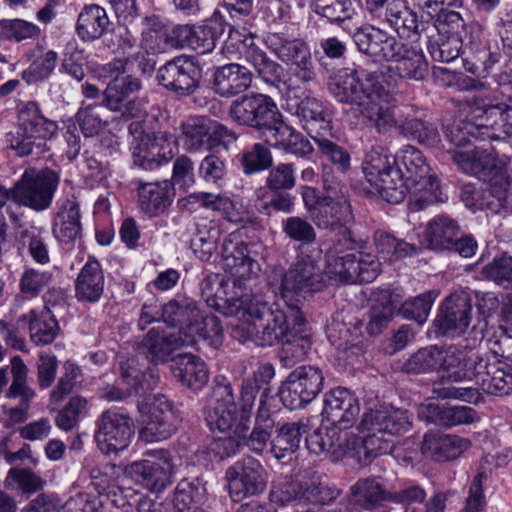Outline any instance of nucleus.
Returning a JSON list of instances; mask_svg holds the SVG:
<instances>
[{
  "instance_id": "obj_16",
  "label": "nucleus",
  "mask_w": 512,
  "mask_h": 512,
  "mask_svg": "<svg viewBox=\"0 0 512 512\" xmlns=\"http://www.w3.org/2000/svg\"><path fill=\"white\" fill-rule=\"evenodd\" d=\"M429 248L436 251H455L469 258L475 254L477 243L472 236H463L457 222L447 216L430 220L425 230Z\"/></svg>"
},
{
  "instance_id": "obj_8",
  "label": "nucleus",
  "mask_w": 512,
  "mask_h": 512,
  "mask_svg": "<svg viewBox=\"0 0 512 512\" xmlns=\"http://www.w3.org/2000/svg\"><path fill=\"white\" fill-rule=\"evenodd\" d=\"M280 295L284 303L298 304L323 286V273L318 261L309 255L300 257L290 268L280 273Z\"/></svg>"
},
{
  "instance_id": "obj_58",
  "label": "nucleus",
  "mask_w": 512,
  "mask_h": 512,
  "mask_svg": "<svg viewBox=\"0 0 512 512\" xmlns=\"http://www.w3.org/2000/svg\"><path fill=\"white\" fill-rule=\"evenodd\" d=\"M380 99H372V102L362 107V114L367 119L370 126L374 127L378 133L385 134L393 127L399 124V115L396 116L395 110L382 106L378 103Z\"/></svg>"
},
{
  "instance_id": "obj_2",
  "label": "nucleus",
  "mask_w": 512,
  "mask_h": 512,
  "mask_svg": "<svg viewBox=\"0 0 512 512\" xmlns=\"http://www.w3.org/2000/svg\"><path fill=\"white\" fill-rule=\"evenodd\" d=\"M243 321L237 324L232 335L244 343L253 341L258 346L278 344L291 329L302 322V311L298 304L269 303L259 296L246 295L241 308Z\"/></svg>"
},
{
  "instance_id": "obj_51",
  "label": "nucleus",
  "mask_w": 512,
  "mask_h": 512,
  "mask_svg": "<svg viewBox=\"0 0 512 512\" xmlns=\"http://www.w3.org/2000/svg\"><path fill=\"white\" fill-rule=\"evenodd\" d=\"M485 183H487V187L482 189L479 210H488L498 214L507 208L509 183L506 175L498 176Z\"/></svg>"
},
{
  "instance_id": "obj_60",
  "label": "nucleus",
  "mask_w": 512,
  "mask_h": 512,
  "mask_svg": "<svg viewBox=\"0 0 512 512\" xmlns=\"http://www.w3.org/2000/svg\"><path fill=\"white\" fill-rule=\"evenodd\" d=\"M41 33L40 28L23 19L0 20V37L15 42L37 38Z\"/></svg>"
},
{
  "instance_id": "obj_3",
  "label": "nucleus",
  "mask_w": 512,
  "mask_h": 512,
  "mask_svg": "<svg viewBox=\"0 0 512 512\" xmlns=\"http://www.w3.org/2000/svg\"><path fill=\"white\" fill-rule=\"evenodd\" d=\"M410 427L407 411L381 406L365 412L359 429L366 434L354 447L359 463L366 466L379 455L390 453L393 436L408 432Z\"/></svg>"
},
{
  "instance_id": "obj_48",
  "label": "nucleus",
  "mask_w": 512,
  "mask_h": 512,
  "mask_svg": "<svg viewBox=\"0 0 512 512\" xmlns=\"http://www.w3.org/2000/svg\"><path fill=\"white\" fill-rule=\"evenodd\" d=\"M423 36L433 39L434 36L466 35V23L459 12L440 9L432 23L425 22Z\"/></svg>"
},
{
  "instance_id": "obj_50",
  "label": "nucleus",
  "mask_w": 512,
  "mask_h": 512,
  "mask_svg": "<svg viewBox=\"0 0 512 512\" xmlns=\"http://www.w3.org/2000/svg\"><path fill=\"white\" fill-rule=\"evenodd\" d=\"M395 63L396 72L401 78L421 81L428 75V62L416 47L405 45Z\"/></svg>"
},
{
  "instance_id": "obj_35",
  "label": "nucleus",
  "mask_w": 512,
  "mask_h": 512,
  "mask_svg": "<svg viewBox=\"0 0 512 512\" xmlns=\"http://www.w3.org/2000/svg\"><path fill=\"white\" fill-rule=\"evenodd\" d=\"M224 267L240 279L250 278L259 271V265L251 255L249 247L244 242L234 243L225 239L221 246Z\"/></svg>"
},
{
  "instance_id": "obj_25",
  "label": "nucleus",
  "mask_w": 512,
  "mask_h": 512,
  "mask_svg": "<svg viewBox=\"0 0 512 512\" xmlns=\"http://www.w3.org/2000/svg\"><path fill=\"white\" fill-rule=\"evenodd\" d=\"M313 223L322 230L336 232L342 227H352L355 223L350 202L339 194H323L320 206L311 217Z\"/></svg>"
},
{
  "instance_id": "obj_23",
  "label": "nucleus",
  "mask_w": 512,
  "mask_h": 512,
  "mask_svg": "<svg viewBox=\"0 0 512 512\" xmlns=\"http://www.w3.org/2000/svg\"><path fill=\"white\" fill-rule=\"evenodd\" d=\"M196 340L190 334L167 333L159 328H151L139 344V351L154 363H165L172 359L171 355L179 348L193 346Z\"/></svg>"
},
{
  "instance_id": "obj_26",
  "label": "nucleus",
  "mask_w": 512,
  "mask_h": 512,
  "mask_svg": "<svg viewBox=\"0 0 512 512\" xmlns=\"http://www.w3.org/2000/svg\"><path fill=\"white\" fill-rule=\"evenodd\" d=\"M141 413L144 406L138 405ZM172 417L171 405L166 397H156L148 410L142 415L143 427L140 430V438L145 442H158L169 438L174 432V426L170 422Z\"/></svg>"
},
{
  "instance_id": "obj_56",
  "label": "nucleus",
  "mask_w": 512,
  "mask_h": 512,
  "mask_svg": "<svg viewBox=\"0 0 512 512\" xmlns=\"http://www.w3.org/2000/svg\"><path fill=\"white\" fill-rule=\"evenodd\" d=\"M469 349H460L454 346L445 348L442 362L443 377L459 382L469 381L470 369L468 368Z\"/></svg>"
},
{
  "instance_id": "obj_63",
  "label": "nucleus",
  "mask_w": 512,
  "mask_h": 512,
  "mask_svg": "<svg viewBox=\"0 0 512 512\" xmlns=\"http://www.w3.org/2000/svg\"><path fill=\"white\" fill-rule=\"evenodd\" d=\"M101 105L82 106L76 113V123L85 137L98 135L107 122L102 118Z\"/></svg>"
},
{
  "instance_id": "obj_45",
  "label": "nucleus",
  "mask_w": 512,
  "mask_h": 512,
  "mask_svg": "<svg viewBox=\"0 0 512 512\" xmlns=\"http://www.w3.org/2000/svg\"><path fill=\"white\" fill-rule=\"evenodd\" d=\"M109 25L104 8L96 4L86 5L78 15L76 32L81 40L94 41L104 35Z\"/></svg>"
},
{
  "instance_id": "obj_42",
  "label": "nucleus",
  "mask_w": 512,
  "mask_h": 512,
  "mask_svg": "<svg viewBox=\"0 0 512 512\" xmlns=\"http://www.w3.org/2000/svg\"><path fill=\"white\" fill-rule=\"evenodd\" d=\"M171 183L167 180L161 182H138L139 204L146 214L156 216L163 213L171 204Z\"/></svg>"
},
{
  "instance_id": "obj_18",
  "label": "nucleus",
  "mask_w": 512,
  "mask_h": 512,
  "mask_svg": "<svg viewBox=\"0 0 512 512\" xmlns=\"http://www.w3.org/2000/svg\"><path fill=\"white\" fill-rule=\"evenodd\" d=\"M95 441L104 454L126 449L134 434L132 420L115 410L104 411L96 421Z\"/></svg>"
},
{
  "instance_id": "obj_12",
  "label": "nucleus",
  "mask_w": 512,
  "mask_h": 512,
  "mask_svg": "<svg viewBox=\"0 0 512 512\" xmlns=\"http://www.w3.org/2000/svg\"><path fill=\"white\" fill-rule=\"evenodd\" d=\"M180 130L184 148L190 153L212 152L237 138L235 132L223 124L212 122L205 117L188 118L182 122Z\"/></svg>"
},
{
  "instance_id": "obj_4",
  "label": "nucleus",
  "mask_w": 512,
  "mask_h": 512,
  "mask_svg": "<svg viewBox=\"0 0 512 512\" xmlns=\"http://www.w3.org/2000/svg\"><path fill=\"white\" fill-rule=\"evenodd\" d=\"M378 72L346 67L337 70L328 79L330 94L343 104L366 106L372 99L386 96L385 87L380 82Z\"/></svg>"
},
{
  "instance_id": "obj_36",
  "label": "nucleus",
  "mask_w": 512,
  "mask_h": 512,
  "mask_svg": "<svg viewBox=\"0 0 512 512\" xmlns=\"http://www.w3.org/2000/svg\"><path fill=\"white\" fill-rule=\"evenodd\" d=\"M44 301L46 305L42 311L31 310L18 319V323L28 322L31 341L38 346L51 344L60 330L58 322L48 306L47 296L44 297Z\"/></svg>"
},
{
  "instance_id": "obj_46",
  "label": "nucleus",
  "mask_w": 512,
  "mask_h": 512,
  "mask_svg": "<svg viewBox=\"0 0 512 512\" xmlns=\"http://www.w3.org/2000/svg\"><path fill=\"white\" fill-rule=\"evenodd\" d=\"M207 499V489L202 479L185 478L176 486L173 504L175 512L202 510L201 506Z\"/></svg>"
},
{
  "instance_id": "obj_13",
  "label": "nucleus",
  "mask_w": 512,
  "mask_h": 512,
  "mask_svg": "<svg viewBox=\"0 0 512 512\" xmlns=\"http://www.w3.org/2000/svg\"><path fill=\"white\" fill-rule=\"evenodd\" d=\"M324 375L314 366L294 369L283 382L279 394L283 405L290 410L306 407L322 391Z\"/></svg>"
},
{
  "instance_id": "obj_61",
  "label": "nucleus",
  "mask_w": 512,
  "mask_h": 512,
  "mask_svg": "<svg viewBox=\"0 0 512 512\" xmlns=\"http://www.w3.org/2000/svg\"><path fill=\"white\" fill-rule=\"evenodd\" d=\"M282 230L287 238L301 245H311L317 238L314 226L299 216H290L285 219L282 223Z\"/></svg>"
},
{
  "instance_id": "obj_20",
  "label": "nucleus",
  "mask_w": 512,
  "mask_h": 512,
  "mask_svg": "<svg viewBox=\"0 0 512 512\" xmlns=\"http://www.w3.org/2000/svg\"><path fill=\"white\" fill-rule=\"evenodd\" d=\"M175 150L176 139L171 133H142L133 149V163L143 170H153L162 163H168L174 157Z\"/></svg>"
},
{
  "instance_id": "obj_39",
  "label": "nucleus",
  "mask_w": 512,
  "mask_h": 512,
  "mask_svg": "<svg viewBox=\"0 0 512 512\" xmlns=\"http://www.w3.org/2000/svg\"><path fill=\"white\" fill-rule=\"evenodd\" d=\"M311 338L306 331V318L302 315V322L299 325L291 326L278 345L281 346L279 358L285 367H291L302 361L311 348Z\"/></svg>"
},
{
  "instance_id": "obj_62",
  "label": "nucleus",
  "mask_w": 512,
  "mask_h": 512,
  "mask_svg": "<svg viewBox=\"0 0 512 512\" xmlns=\"http://www.w3.org/2000/svg\"><path fill=\"white\" fill-rule=\"evenodd\" d=\"M236 406L212 404L205 410V421L211 431L228 432L236 423Z\"/></svg>"
},
{
  "instance_id": "obj_11",
  "label": "nucleus",
  "mask_w": 512,
  "mask_h": 512,
  "mask_svg": "<svg viewBox=\"0 0 512 512\" xmlns=\"http://www.w3.org/2000/svg\"><path fill=\"white\" fill-rule=\"evenodd\" d=\"M267 42L278 59L289 66L291 75L297 81L307 84L316 79V67L306 42L280 33L271 34Z\"/></svg>"
},
{
  "instance_id": "obj_57",
  "label": "nucleus",
  "mask_w": 512,
  "mask_h": 512,
  "mask_svg": "<svg viewBox=\"0 0 512 512\" xmlns=\"http://www.w3.org/2000/svg\"><path fill=\"white\" fill-rule=\"evenodd\" d=\"M464 40L458 36H434L428 39V51L434 61L449 63L462 53Z\"/></svg>"
},
{
  "instance_id": "obj_32",
  "label": "nucleus",
  "mask_w": 512,
  "mask_h": 512,
  "mask_svg": "<svg viewBox=\"0 0 512 512\" xmlns=\"http://www.w3.org/2000/svg\"><path fill=\"white\" fill-rule=\"evenodd\" d=\"M171 372L184 386L191 390H201L209 380L205 362L191 353L178 354L171 359Z\"/></svg>"
},
{
  "instance_id": "obj_49",
  "label": "nucleus",
  "mask_w": 512,
  "mask_h": 512,
  "mask_svg": "<svg viewBox=\"0 0 512 512\" xmlns=\"http://www.w3.org/2000/svg\"><path fill=\"white\" fill-rule=\"evenodd\" d=\"M246 59L253 66L259 78L268 85L279 87L280 84L284 83V68L282 65L271 59L260 48L251 46L246 52Z\"/></svg>"
},
{
  "instance_id": "obj_28",
  "label": "nucleus",
  "mask_w": 512,
  "mask_h": 512,
  "mask_svg": "<svg viewBox=\"0 0 512 512\" xmlns=\"http://www.w3.org/2000/svg\"><path fill=\"white\" fill-rule=\"evenodd\" d=\"M299 119L302 127L313 140L316 136L326 135L331 129V116L324 104L315 97L306 96L295 104L288 103Z\"/></svg>"
},
{
  "instance_id": "obj_21",
  "label": "nucleus",
  "mask_w": 512,
  "mask_h": 512,
  "mask_svg": "<svg viewBox=\"0 0 512 512\" xmlns=\"http://www.w3.org/2000/svg\"><path fill=\"white\" fill-rule=\"evenodd\" d=\"M359 414V400L349 389L337 387L324 394L322 417L334 428H351L358 420Z\"/></svg>"
},
{
  "instance_id": "obj_24",
  "label": "nucleus",
  "mask_w": 512,
  "mask_h": 512,
  "mask_svg": "<svg viewBox=\"0 0 512 512\" xmlns=\"http://www.w3.org/2000/svg\"><path fill=\"white\" fill-rule=\"evenodd\" d=\"M446 151L462 172L477 177L483 182L505 174L494 153L486 149L476 148L472 151L447 149Z\"/></svg>"
},
{
  "instance_id": "obj_22",
  "label": "nucleus",
  "mask_w": 512,
  "mask_h": 512,
  "mask_svg": "<svg viewBox=\"0 0 512 512\" xmlns=\"http://www.w3.org/2000/svg\"><path fill=\"white\" fill-rule=\"evenodd\" d=\"M128 61V58H117L104 67L110 81L104 91L103 104L111 111H120L123 102L141 89L140 79L126 75Z\"/></svg>"
},
{
  "instance_id": "obj_5",
  "label": "nucleus",
  "mask_w": 512,
  "mask_h": 512,
  "mask_svg": "<svg viewBox=\"0 0 512 512\" xmlns=\"http://www.w3.org/2000/svg\"><path fill=\"white\" fill-rule=\"evenodd\" d=\"M162 320L169 326L178 327L177 333L190 334L204 340H213L222 334L217 316L201 311L192 298L177 296L162 306Z\"/></svg>"
},
{
  "instance_id": "obj_9",
  "label": "nucleus",
  "mask_w": 512,
  "mask_h": 512,
  "mask_svg": "<svg viewBox=\"0 0 512 512\" xmlns=\"http://www.w3.org/2000/svg\"><path fill=\"white\" fill-rule=\"evenodd\" d=\"M58 184L59 177L53 170H25L16 181L14 198L17 205L41 212L51 206Z\"/></svg>"
},
{
  "instance_id": "obj_29",
  "label": "nucleus",
  "mask_w": 512,
  "mask_h": 512,
  "mask_svg": "<svg viewBox=\"0 0 512 512\" xmlns=\"http://www.w3.org/2000/svg\"><path fill=\"white\" fill-rule=\"evenodd\" d=\"M224 278L219 274H208L200 283V292L202 298L208 306L215 308L223 315L230 317L240 313L246 295L240 297H223L226 295L224 291Z\"/></svg>"
},
{
  "instance_id": "obj_47",
  "label": "nucleus",
  "mask_w": 512,
  "mask_h": 512,
  "mask_svg": "<svg viewBox=\"0 0 512 512\" xmlns=\"http://www.w3.org/2000/svg\"><path fill=\"white\" fill-rule=\"evenodd\" d=\"M267 145L284 150L299 158H309L314 152L310 141L300 132L283 122L274 132Z\"/></svg>"
},
{
  "instance_id": "obj_41",
  "label": "nucleus",
  "mask_w": 512,
  "mask_h": 512,
  "mask_svg": "<svg viewBox=\"0 0 512 512\" xmlns=\"http://www.w3.org/2000/svg\"><path fill=\"white\" fill-rule=\"evenodd\" d=\"M104 275L100 263L89 259L81 269L75 284V296L79 301L97 302L104 290Z\"/></svg>"
},
{
  "instance_id": "obj_27",
  "label": "nucleus",
  "mask_w": 512,
  "mask_h": 512,
  "mask_svg": "<svg viewBox=\"0 0 512 512\" xmlns=\"http://www.w3.org/2000/svg\"><path fill=\"white\" fill-rule=\"evenodd\" d=\"M163 462L141 460L131 463L126 471L138 484L152 492H160L170 483V463L168 452L161 450Z\"/></svg>"
},
{
  "instance_id": "obj_55",
  "label": "nucleus",
  "mask_w": 512,
  "mask_h": 512,
  "mask_svg": "<svg viewBox=\"0 0 512 512\" xmlns=\"http://www.w3.org/2000/svg\"><path fill=\"white\" fill-rule=\"evenodd\" d=\"M255 205L260 213L270 216L275 212H291L294 203L288 191L260 188L256 192Z\"/></svg>"
},
{
  "instance_id": "obj_40",
  "label": "nucleus",
  "mask_w": 512,
  "mask_h": 512,
  "mask_svg": "<svg viewBox=\"0 0 512 512\" xmlns=\"http://www.w3.org/2000/svg\"><path fill=\"white\" fill-rule=\"evenodd\" d=\"M18 127L24 134L36 139H47L57 131V124L47 119L36 102L30 101L23 104L18 111Z\"/></svg>"
},
{
  "instance_id": "obj_64",
  "label": "nucleus",
  "mask_w": 512,
  "mask_h": 512,
  "mask_svg": "<svg viewBox=\"0 0 512 512\" xmlns=\"http://www.w3.org/2000/svg\"><path fill=\"white\" fill-rule=\"evenodd\" d=\"M481 274L504 288L512 286V256L503 255L493 259L482 267Z\"/></svg>"
},
{
  "instance_id": "obj_6",
  "label": "nucleus",
  "mask_w": 512,
  "mask_h": 512,
  "mask_svg": "<svg viewBox=\"0 0 512 512\" xmlns=\"http://www.w3.org/2000/svg\"><path fill=\"white\" fill-rule=\"evenodd\" d=\"M229 116L239 125L255 129L266 143L284 120L268 95L251 92L232 101Z\"/></svg>"
},
{
  "instance_id": "obj_30",
  "label": "nucleus",
  "mask_w": 512,
  "mask_h": 512,
  "mask_svg": "<svg viewBox=\"0 0 512 512\" xmlns=\"http://www.w3.org/2000/svg\"><path fill=\"white\" fill-rule=\"evenodd\" d=\"M253 74L245 66L230 63L218 67L213 73V90L222 97H232L246 91L252 84Z\"/></svg>"
},
{
  "instance_id": "obj_1",
  "label": "nucleus",
  "mask_w": 512,
  "mask_h": 512,
  "mask_svg": "<svg viewBox=\"0 0 512 512\" xmlns=\"http://www.w3.org/2000/svg\"><path fill=\"white\" fill-rule=\"evenodd\" d=\"M429 171L422 152L412 145H405L395 156L382 148L372 149L363 166L367 181L385 201L401 203L410 192L413 211L444 201L439 180Z\"/></svg>"
},
{
  "instance_id": "obj_17",
  "label": "nucleus",
  "mask_w": 512,
  "mask_h": 512,
  "mask_svg": "<svg viewBox=\"0 0 512 512\" xmlns=\"http://www.w3.org/2000/svg\"><path fill=\"white\" fill-rule=\"evenodd\" d=\"M472 297L468 291L456 290L449 294L434 320L437 332L443 336H461L472 320Z\"/></svg>"
},
{
  "instance_id": "obj_10",
  "label": "nucleus",
  "mask_w": 512,
  "mask_h": 512,
  "mask_svg": "<svg viewBox=\"0 0 512 512\" xmlns=\"http://www.w3.org/2000/svg\"><path fill=\"white\" fill-rule=\"evenodd\" d=\"M225 479L230 498L239 503L265 491L268 473L259 460L245 456L226 469Z\"/></svg>"
},
{
  "instance_id": "obj_44",
  "label": "nucleus",
  "mask_w": 512,
  "mask_h": 512,
  "mask_svg": "<svg viewBox=\"0 0 512 512\" xmlns=\"http://www.w3.org/2000/svg\"><path fill=\"white\" fill-rule=\"evenodd\" d=\"M307 431L308 426L302 421L282 424L271 440L270 452L279 460L291 456L299 449L302 438L307 434Z\"/></svg>"
},
{
  "instance_id": "obj_38",
  "label": "nucleus",
  "mask_w": 512,
  "mask_h": 512,
  "mask_svg": "<svg viewBox=\"0 0 512 512\" xmlns=\"http://www.w3.org/2000/svg\"><path fill=\"white\" fill-rule=\"evenodd\" d=\"M81 231L79 204L75 199H66L54 216L53 235L63 243H71L80 237Z\"/></svg>"
},
{
  "instance_id": "obj_7",
  "label": "nucleus",
  "mask_w": 512,
  "mask_h": 512,
  "mask_svg": "<svg viewBox=\"0 0 512 512\" xmlns=\"http://www.w3.org/2000/svg\"><path fill=\"white\" fill-rule=\"evenodd\" d=\"M274 376L273 367L270 365L261 366L252 376L243 380L241 386L240 421L247 422L251 416L256 396L259 394V406L257 409L254 426L271 430L274 428L275 415L268 407L270 398V381Z\"/></svg>"
},
{
  "instance_id": "obj_52",
  "label": "nucleus",
  "mask_w": 512,
  "mask_h": 512,
  "mask_svg": "<svg viewBox=\"0 0 512 512\" xmlns=\"http://www.w3.org/2000/svg\"><path fill=\"white\" fill-rule=\"evenodd\" d=\"M341 491L330 485L321 475H313L303 481V500L313 505H328L334 502Z\"/></svg>"
},
{
  "instance_id": "obj_14",
  "label": "nucleus",
  "mask_w": 512,
  "mask_h": 512,
  "mask_svg": "<svg viewBox=\"0 0 512 512\" xmlns=\"http://www.w3.org/2000/svg\"><path fill=\"white\" fill-rule=\"evenodd\" d=\"M473 113L481 127L482 140L505 141L512 144V107L505 103H494L491 99L474 96L471 100Z\"/></svg>"
},
{
  "instance_id": "obj_19",
  "label": "nucleus",
  "mask_w": 512,
  "mask_h": 512,
  "mask_svg": "<svg viewBox=\"0 0 512 512\" xmlns=\"http://www.w3.org/2000/svg\"><path fill=\"white\" fill-rule=\"evenodd\" d=\"M497 367L498 363L490 361V356L487 353L469 349L468 368L471 372L469 381L474 382L475 386L455 387L435 384L433 392L442 399H459L469 403H477L480 400L479 386L481 380L488 377Z\"/></svg>"
},
{
  "instance_id": "obj_59",
  "label": "nucleus",
  "mask_w": 512,
  "mask_h": 512,
  "mask_svg": "<svg viewBox=\"0 0 512 512\" xmlns=\"http://www.w3.org/2000/svg\"><path fill=\"white\" fill-rule=\"evenodd\" d=\"M374 240L378 253L386 256L390 261L412 255L416 251L415 245L386 232L377 231Z\"/></svg>"
},
{
  "instance_id": "obj_15",
  "label": "nucleus",
  "mask_w": 512,
  "mask_h": 512,
  "mask_svg": "<svg viewBox=\"0 0 512 512\" xmlns=\"http://www.w3.org/2000/svg\"><path fill=\"white\" fill-rule=\"evenodd\" d=\"M202 79V69L194 57L180 55L167 61L156 73V80L163 88L179 96L194 93Z\"/></svg>"
},
{
  "instance_id": "obj_33",
  "label": "nucleus",
  "mask_w": 512,
  "mask_h": 512,
  "mask_svg": "<svg viewBox=\"0 0 512 512\" xmlns=\"http://www.w3.org/2000/svg\"><path fill=\"white\" fill-rule=\"evenodd\" d=\"M471 445L467 438L458 435H425L423 438L422 454L437 462H445L458 458Z\"/></svg>"
},
{
  "instance_id": "obj_37",
  "label": "nucleus",
  "mask_w": 512,
  "mask_h": 512,
  "mask_svg": "<svg viewBox=\"0 0 512 512\" xmlns=\"http://www.w3.org/2000/svg\"><path fill=\"white\" fill-rule=\"evenodd\" d=\"M389 25L402 37L423 36L425 22H419L417 15L406 6L404 0H394L381 13Z\"/></svg>"
},
{
  "instance_id": "obj_31",
  "label": "nucleus",
  "mask_w": 512,
  "mask_h": 512,
  "mask_svg": "<svg viewBox=\"0 0 512 512\" xmlns=\"http://www.w3.org/2000/svg\"><path fill=\"white\" fill-rule=\"evenodd\" d=\"M418 415L428 423L445 428L471 424L478 420L477 412L469 406H444L435 403L421 405Z\"/></svg>"
},
{
  "instance_id": "obj_54",
  "label": "nucleus",
  "mask_w": 512,
  "mask_h": 512,
  "mask_svg": "<svg viewBox=\"0 0 512 512\" xmlns=\"http://www.w3.org/2000/svg\"><path fill=\"white\" fill-rule=\"evenodd\" d=\"M12 383L6 391V398L20 399V404L30 406V402L36 396L34 389L27 384L28 368L19 356H15L11 361Z\"/></svg>"
},
{
  "instance_id": "obj_43",
  "label": "nucleus",
  "mask_w": 512,
  "mask_h": 512,
  "mask_svg": "<svg viewBox=\"0 0 512 512\" xmlns=\"http://www.w3.org/2000/svg\"><path fill=\"white\" fill-rule=\"evenodd\" d=\"M389 501V491L379 478L359 479L350 488L349 502L365 510H373Z\"/></svg>"
},
{
  "instance_id": "obj_53",
  "label": "nucleus",
  "mask_w": 512,
  "mask_h": 512,
  "mask_svg": "<svg viewBox=\"0 0 512 512\" xmlns=\"http://www.w3.org/2000/svg\"><path fill=\"white\" fill-rule=\"evenodd\" d=\"M445 348L429 346L419 349L403 365L407 373H425L434 370H442Z\"/></svg>"
},
{
  "instance_id": "obj_34",
  "label": "nucleus",
  "mask_w": 512,
  "mask_h": 512,
  "mask_svg": "<svg viewBox=\"0 0 512 512\" xmlns=\"http://www.w3.org/2000/svg\"><path fill=\"white\" fill-rule=\"evenodd\" d=\"M461 55L465 69L478 77H485L497 61L496 55L490 52L487 43L482 40L480 30L470 32Z\"/></svg>"
}]
</instances>
